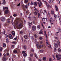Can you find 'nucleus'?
<instances>
[{"instance_id":"1","label":"nucleus","mask_w":61,"mask_h":61,"mask_svg":"<svg viewBox=\"0 0 61 61\" xmlns=\"http://www.w3.org/2000/svg\"><path fill=\"white\" fill-rule=\"evenodd\" d=\"M34 14L35 15H38L39 18V16H40V13H39V12L38 10H36L35 12H33Z\"/></svg>"},{"instance_id":"2","label":"nucleus","mask_w":61,"mask_h":61,"mask_svg":"<svg viewBox=\"0 0 61 61\" xmlns=\"http://www.w3.org/2000/svg\"><path fill=\"white\" fill-rule=\"evenodd\" d=\"M42 2H45L46 5L47 6L48 8H49V7L51 8V6H50V5L47 4V2H46V1H45L44 0H42Z\"/></svg>"},{"instance_id":"3","label":"nucleus","mask_w":61,"mask_h":61,"mask_svg":"<svg viewBox=\"0 0 61 61\" xmlns=\"http://www.w3.org/2000/svg\"><path fill=\"white\" fill-rule=\"evenodd\" d=\"M23 26V24L22 23H20L19 24L18 26V29H20V28H22V26Z\"/></svg>"},{"instance_id":"4","label":"nucleus","mask_w":61,"mask_h":61,"mask_svg":"<svg viewBox=\"0 0 61 61\" xmlns=\"http://www.w3.org/2000/svg\"><path fill=\"white\" fill-rule=\"evenodd\" d=\"M59 17V14H57L56 15L55 14H54V18L55 19H56V17L58 18Z\"/></svg>"},{"instance_id":"5","label":"nucleus","mask_w":61,"mask_h":61,"mask_svg":"<svg viewBox=\"0 0 61 61\" xmlns=\"http://www.w3.org/2000/svg\"><path fill=\"white\" fill-rule=\"evenodd\" d=\"M56 58H57V60H60L61 58L60 57L58 56V55H56Z\"/></svg>"},{"instance_id":"6","label":"nucleus","mask_w":61,"mask_h":61,"mask_svg":"<svg viewBox=\"0 0 61 61\" xmlns=\"http://www.w3.org/2000/svg\"><path fill=\"white\" fill-rule=\"evenodd\" d=\"M32 30L33 31H35L36 30V26H33L32 27Z\"/></svg>"},{"instance_id":"7","label":"nucleus","mask_w":61,"mask_h":61,"mask_svg":"<svg viewBox=\"0 0 61 61\" xmlns=\"http://www.w3.org/2000/svg\"><path fill=\"white\" fill-rule=\"evenodd\" d=\"M1 20L3 22H4L5 21V17H3L1 19Z\"/></svg>"},{"instance_id":"8","label":"nucleus","mask_w":61,"mask_h":61,"mask_svg":"<svg viewBox=\"0 0 61 61\" xmlns=\"http://www.w3.org/2000/svg\"><path fill=\"white\" fill-rule=\"evenodd\" d=\"M38 4L39 7H41L42 5V3H38Z\"/></svg>"},{"instance_id":"9","label":"nucleus","mask_w":61,"mask_h":61,"mask_svg":"<svg viewBox=\"0 0 61 61\" xmlns=\"http://www.w3.org/2000/svg\"><path fill=\"white\" fill-rule=\"evenodd\" d=\"M9 12V11L8 10H5V14H7V13H8Z\"/></svg>"},{"instance_id":"10","label":"nucleus","mask_w":61,"mask_h":61,"mask_svg":"<svg viewBox=\"0 0 61 61\" xmlns=\"http://www.w3.org/2000/svg\"><path fill=\"white\" fill-rule=\"evenodd\" d=\"M55 8L56 9V11H58V9L57 8V6L56 5L55 6Z\"/></svg>"},{"instance_id":"11","label":"nucleus","mask_w":61,"mask_h":61,"mask_svg":"<svg viewBox=\"0 0 61 61\" xmlns=\"http://www.w3.org/2000/svg\"><path fill=\"white\" fill-rule=\"evenodd\" d=\"M15 4L14 2H12L11 3V5L12 6H14V5H15Z\"/></svg>"},{"instance_id":"12","label":"nucleus","mask_w":61,"mask_h":61,"mask_svg":"<svg viewBox=\"0 0 61 61\" xmlns=\"http://www.w3.org/2000/svg\"><path fill=\"white\" fill-rule=\"evenodd\" d=\"M9 36L10 38H13V36H12V35L10 34L9 35Z\"/></svg>"},{"instance_id":"13","label":"nucleus","mask_w":61,"mask_h":61,"mask_svg":"<svg viewBox=\"0 0 61 61\" xmlns=\"http://www.w3.org/2000/svg\"><path fill=\"white\" fill-rule=\"evenodd\" d=\"M2 3L3 4H5V0H2Z\"/></svg>"},{"instance_id":"14","label":"nucleus","mask_w":61,"mask_h":61,"mask_svg":"<svg viewBox=\"0 0 61 61\" xmlns=\"http://www.w3.org/2000/svg\"><path fill=\"white\" fill-rule=\"evenodd\" d=\"M29 6V5L28 4L26 5L25 6V8L26 9H27L28 8V6Z\"/></svg>"},{"instance_id":"15","label":"nucleus","mask_w":61,"mask_h":61,"mask_svg":"<svg viewBox=\"0 0 61 61\" xmlns=\"http://www.w3.org/2000/svg\"><path fill=\"white\" fill-rule=\"evenodd\" d=\"M2 59L3 61H5L6 60V59L5 57H3Z\"/></svg>"},{"instance_id":"16","label":"nucleus","mask_w":61,"mask_h":61,"mask_svg":"<svg viewBox=\"0 0 61 61\" xmlns=\"http://www.w3.org/2000/svg\"><path fill=\"white\" fill-rule=\"evenodd\" d=\"M13 36H15V32L14 31H12L11 32Z\"/></svg>"},{"instance_id":"17","label":"nucleus","mask_w":61,"mask_h":61,"mask_svg":"<svg viewBox=\"0 0 61 61\" xmlns=\"http://www.w3.org/2000/svg\"><path fill=\"white\" fill-rule=\"evenodd\" d=\"M3 46L4 47H6V44L5 43H4L3 44Z\"/></svg>"},{"instance_id":"18","label":"nucleus","mask_w":61,"mask_h":61,"mask_svg":"<svg viewBox=\"0 0 61 61\" xmlns=\"http://www.w3.org/2000/svg\"><path fill=\"white\" fill-rule=\"evenodd\" d=\"M5 9H8V8L7 7H3V11H4V10H5Z\"/></svg>"},{"instance_id":"19","label":"nucleus","mask_w":61,"mask_h":61,"mask_svg":"<svg viewBox=\"0 0 61 61\" xmlns=\"http://www.w3.org/2000/svg\"><path fill=\"white\" fill-rule=\"evenodd\" d=\"M58 51L60 53V52H61V49L60 48H58Z\"/></svg>"},{"instance_id":"20","label":"nucleus","mask_w":61,"mask_h":61,"mask_svg":"<svg viewBox=\"0 0 61 61\" xmlns=\"http://www.w3.org/2000/svg\"><path fill=\"white\" fill-rule=\"evenodd\" d=\"M24 3L25 4H27L28 3V0H25Z\"/></svg>"},{"instance_id":"21","label":"nucleus","mask_w":61,"mask_h":61,"mask_svg":"<svg viewBox=\"0 0 61 61\" xmlns=\"http://www.w3.org/2000/svg\"><path fill=\"white\" fill-rule=\"evenodd\" d=\"M7 22L8 23H10V19H8L7 20Z\"/></svg>"},{"instance_id":"22","label":"nucleus","mask_w":61,"mask_h":61,"mask_svg":"<svg viewBox=\"0 0 61 61\" xmlns=\"http://www.w3.org/2000/svg\"><path fill=\"white\" fill-rule=\"evenodd\" d=\"M52 21V22H54V20H53V19H51V20L50 19V22L51 23H52V21H51V20Z\"/></svg>"},{"instance_id":"23","label":"nucleus","mask_w":61,"mask_h":61,"mask_svg":"<svg viewBox=\"0 0 61 61\" xmlns=\"http://www.w3.org/2000/svg\"><path fill=\"white\" fill-rule=\"evenodd\" d=\"M53 60H56V59H55V55H53Z\"/></svg>"},{"instance_id":"24","label":"nucleus","mask_w":61,"mask_h":61,"mask_svg":"<svg viewBox=\"0 0 61 61\" xmlns=\"http://www.w3.org/2000/svg\"><path fill=\"white\" fill-rule=\"evenodd\" d=\"M6 42L7 43H8L9 42V40H8V39L7 38H6Z\"/></svg>"},{"instance_id":"25","label":"nucleus","mask_w":61,"mask_h":61,"mask_svg":"<svg viewBox=\"0 0 61 61\" xmlns=\"http://www.w3.org/2000/svg\"><path fill=\"white\" fill-rule=\"evenodd\" d=\"M3 50V48L2 47H0V52L2 51V50Z\"/></svg>"},{"instance_id":"26","label":"nucleus","mask_w":61,"mask_h":61,"mask_svg":"<svg viewBox=\"0 0 61 61\" xmlns=\"http://www.w3.org/2000/svg\"><path fill=\"white\" fill-rule=\"evenodd\" d=\"M37 3V2H36V1L34 2V5L36 6H37V4H36Z\"/></svg>"},{"instance_id":"27","label":"nucleus","mask_w":61,"mask_h":61,"mask_svg":"<svg viewBox=\"0 0 61 61\" xmlns=\"http://www.w3.org/2000/svg\"><path fill=\"white\" fill-rule=\"evenodd\" d=\"M30 24H31V25H32V22H31V23H30V22L29 23V25L30 27H31V25H30Z\"/></svg>"},{"instance_id":"28","label":"nucleus","mask_w":61,"mask_h":61,"mask_svg":"<svg viewBox=\"0 0 61 61\" xmlns=\"http://www.w3.org/2000/svg\"><path fill=\"white\" fill-rule=\"evenodd\" d=\"M43 46V45H41L40 46H39V48H41V47H42Z\"/></svg>"},{"instance_id":"29","label":"nucleus","mask_w":61,"mask_h":61,"mask_svg":"<svg viewBox=\"0 0 61 61\" xmlns=\"http://www.w3.org/2000/svg\"><path fill=\"white\" fill-rule=\"evenodd\" d=\"M46 57H45L43 58V60L44 61H45V60H46Z\"/></svg>"},{"instance_id":"30","label":"nucleus","mask_w":61,"mask_h":61,"mask_svg":"<svg viewBox=\"0 0 61 61\" xmlns=\"http://www.w3.org/2000/svg\"><path fill=\"white\" fill-rule=\"evenodd\" d=\"M28 36H24V38H25V39H27V38H28Z\"/></svg>"},{"instance_id":"31","label":"nucleus","mask_w":61,"mask_h":61,"mask_svg":"<svg viewBox=\"0 0 61 61\" xmlns=\"http://www.w3.org/2000/svg\"><path fill=\"white\" fill-rule=\"evenodd\" d=\"M23 47L24 49H26V46L25 45Z\"/></svg>"},{"instance_id":"32","label":"nucleus","mask_w":61,"mask_h":61,"mask_svg":"<svg viewBox=\"0 0 61 61\" xmlns=\"http://www.w3.org/2000/svg\"><path fill=\"white\" fill-rule=\"evenodd\" d=\"M27 56V54L26 53H24L23 55L24 56Z\"/></svg>"},{"instance_id":"33","label":"nucleus","mask_w":61,"mask_h":61,"mask_svg":"<svg viewBox=\"0 0 61 61\" xmlns=\"http://www.w3.org/2000/svg\"><path fill=\"white\" fill-rule=\"evenodd\" d=\"M43 51H44L43 50H41L40 51V53H43Z\"/></svg>"},{"instance_id":"34","label":"nucleus","mask_w":61,"mask_h":61,"mask_svg":"<svg viewBox=\"0 0 61 61\" xmlns=\"http://www.w3.org/2000/svg\"><path fill=\"white\" fill-rule=\"evenodd\" d=\"M55 47H57V46H58V45H57L56 44V43H55Z\"/></svg>"},{"instance_id":"35","label":"nucleus","mask_w":61,"mask_h":61,"mask_svg":"<svg viewBox=\"0 0 61 61\" xmlns=\"http://www.w3.org/2000/svg\"><path fill=\"white\" fill-rule=\"evenodd\" d=\"M51 32H49L48 33V35H51Z\"/></svg>"},{"instance_id":"36","label":"nucleus","mask_w":61,"mask_h":61,"mask_svg":"<svg viewBox=\"0 0 61 61\" xmlns=\"http://www.w3.org/2000/svg\"><path fill=\"white\" fill-rule=\"evenodd\" d=\"M39 33V34H43V31H40Z\"/></svg>"},{"instance_id":"37","label":"nucleus","mask_w":61,"mask_h":61,"mask_svg":"<svg viewBox=\"0 0 61 61\" xmlns=\"http://www.w3.org/2000/svg\"><path fill=\"white\" fill-rule=\"evenodd\" d=\"M51 14L52 15L54 14V11L51 10Z\"/></svg>"},{"instance_id":"38","label":"nucleus","mask_w":61,"mask_h":61,"mask_svg":"<svg viewBox=\"0 0 61 61\" xmlns=\"http://www.w3.org/2000/svg\"><path fill=\"white\" fill-rule=\"evenodd\" d=\"M48 1H49L50 4H51V2H52V0H48Z\"/></svg>"},{"instance_id":"39","label":"nucleus","mask_w":61,"mask_h":61,"mask_svg":"<svg viewBox=\"0 0 61 61\" xmlns=\"http://www.w3.org/2000/svg\"><path fill=\"white\" fill-rule=\"evenodd\" d=\"M37 28L38 29H39L40 28V26L39 25H38L37 26Z\"/></svg>"},{"instance_id":"40","label":"nucleus","mask_w":61,"mask_h":61,"mask_svg":"<svg viewBox=\"0 0 61 61\" xmlns=\"http://www.w3.org/2000/svg\"><path fill=\"white\" fill-rule=\"evenodd\" d=\"M33 56V54H30V57H32V56Z\"/></svg>"},{"instance_id":"41","label":"nucleus","mask_w":61,"mask_h":61,"mask_svg":"<svg viewBox=\"0 0 61 61\" xmlns=\"http://www.w3.org/2000/svg\"><path fill=\"white\" fill-rule=\"evenodd\" d=\"M35 57H36V58L37 59L38 58L37 57V55H36V54H35Z\"/></svg>"},{"instance_id":"42","label":"nucleus","mask_w":61,"mask_h":61,"mask_svg":"<svg viewBox=\"0 0 61 61\" xmlns=\"http://www.w3.org/2000/svg\"><path fill=\"white\" fill-rule=\"evenodd\" d=\"M12 43L14 44H16V42L15 41H13L12 42Z\"/></svg>"},{"instance_id":"43","label":"nucleus","mask_w":61,"mask_h":61,"mask_svg":"<svg viewBox=\"0 0 61 61\" xmlns=\"http://www.w3.org/2000/svg\"><path fill=\"white\" fill-rule=\"evenodd\" d=\"M35 38H37V36L35 34Z\"/></svg>"},{"instance_id":"44","label":"nucleus","mask_w":61,"mask_h":61,"mask_svg":"<svg viewBox=\"0 0 61 61\" xmlns=\"http://www.w3.org/2000/svg\"><path fill=\"white\" fill-rule=\"evenodd\" d=\"M49 61H52V58H50L49 59Z\"/></svg>"},{"instance_id":"45","label":"nucleus","mask_w":61,"mask_h":61,"mask_svg":"<svg viewBox=\"0 0 61 61\" xmlns=\"http://www.w3.org/2000/svg\"><path fill=\"white\" fill-rule=\"evenodd\" d=\"M56 48H54V52H56Z\"/></svg>"},{"instance_id":"46","label":"nucleus","mask_w":61,"mask_h":61,"mask_svg":"<svg viewBox=\"0 0 61 61\" xmlns=\"http://www.w3.org/2000/svg\"><path fill=\"white\" fill-rule=\"evenodd\" d=\"M14 53H16L17 52V51L16 50H15L14 51Z\"/></svg>"},{"instance_id":"47","label":"nucleus","mask_w":61,"mask_h":61,"mask_svg":"<svg viewBox=\"0 0 61 61\" xmlns=\"http://www.w3.org/2000/svg\"><path fill=\"white\" fill-rule=\"evenodd\" d=\"M48 47L50 48H51V45H50V44H49Z\"/></svg>"},{"instance_id":"48","label":"nucleus","mask_w":61,"mask_h":61,"mask_svg":"<svg viewBox=\"0 0 61 61\" xmlns=\"http://www.w3.org/2000/svg\"><path fill=\"white\" fill-rule=\"evenodd\" d=\"M17 39V37H16L15 38H14V40H16Z\"/></svg>"},{"instance_id":"49","label":"nucleus","mask_w":61,"mask_h":61,"mask_svg":"<svg viewBox=\"0 0 61 61\" xmlns=\"http://www.w3.org/2000/svg\"><path fill=\"white\" fill-rule=\"evenodd\" d=\"M14 46H15L14 45H13L11 46V48H13L14 47Z\"/></svg>"},{"instance_id":"50","label":"nucleus","mask_w":61,"mask_h":61,"mask_svg":"<svg viewBox=\"0 0 61 61\" xmlns=\"http://www.w3.org/2000/svg\"><path fill=\"white\" fill-rule=\"evenodd\" d=\"M58 31L59 32H61V29H59V30H58Z\"/></svg>"},{"instance_id":"51","label":"nucleus","mask_w":61,"mask_h":61,"mask_svg":"<svg viewBox=\"0 0 61 61\" xmlns=\"http://www.w3.org/2000/svg\"><path fill=\"white\" fill-rule=\"evenodd\" d=\"M28 18L30 20H31V18L30 17H29Z\"/></svg>"},{"instance_id":"52","label":"nucleus","mask_w":61,"mask_h":61,"mask_svg":"<svg viewBox=\"0 0 61 61\" xmlns=\"http://www.w3.org/2000/svg\"><path fill=\"white\" fill-rule=\"evenodd\" d=\"M20 3H19V4L17 5V6H20Z\"/></svg>"},{"instance_id":"53","label":"nucleus","mask_w":61,"mask_h":61,"mask_svg":"<svg viewBox=\"0 0 61 61\" xmlns=\"http://www.w3.org/2000/svg\"><path fill=\"white\" fill-rule=\"evenodd\" d=\"M17 15L16 14H15L13 15V16H16Z\"/></svg>"},{"instance_id":"54","label":"nucleus","mask_w":61,"mask_h":61,"mask_svg":"<svg viewBox=\"0 0 61 61\" xmlns=\"http://www.w3.org/2000/svg\"><path fill=\"white\" fill-rule=\"evenodd\" d=\"M31 5H33V1H32L31 2Z\"/></svg>"},{"instance_id":"55","label":"nucleus","mask_w":61,"mask_h":61,"mask_svg":"<svg viewBox=\"0 0 61 61\" xmlns=\"http://www.w3.org/2000/svg\"><path fill=\"white\" fill-rule=\"evenodd\" d=\"M18 22L17 21L16 23H15V24L16 25H18Z\"/></svg>"},{"instance_id":"56","label":"nucleus","mask_w":61,"mask_h":61,"mask_svg":"<svg viewBox=\"0 0 61 61\" xmlns=\"http://www.w3.org/2000/svg\"><path fill=\"white\" fill-rule=\"evenodd\" d=\"M3 56H6V54H4L3 55Z\"/></svg>"},{"instance_id":"57","label":"nucleus","mask_w":61,"mask_h":61,"mask_svg":"<svg viewBox=\"0 0 61 61\" xmlns=\"http://www.w3.org/2000/svg\"><path fill=\"white\" fill-rule=\"evenodd\" d=\"M33 19H34V20H35L36 19V18L35 17H34L33 18Z\"/></svg>"},{"instance_id":"58","label":"nucleus","mask_w":61,"mask_h":61,"mask_svg":"<svg viewBox=\"0 0 61 61\" xmlns=\"http://www.w3.org/2000/svg\"><path fill=\"white\" fill-rule=\"evenodd\" d=\"M54 38L55 39H57L58 40V38L56 37H55Z\"/></svg>"},{"instance_id":"59","label":"nucleus","mask_w":61,"mask_h":61,"mask_svg":"<svg viewBox=\"0 0 61 61\" xmlns=\"http://www.w3.org/2000/svg\"><path fill=\"white\" fill-rule=\"evenodd\" d=\"M39 39L40 40H42L43 39L42 37H40L39 38Z\"/></svg>"},{"instance_id":"60","label":"nucleus","mask_w":61,"mask_h":61,"mask_svg":"<svg viewBox=\"0 0 61 61\" xmlns=\"http://www.w3.org/2000/svg\"><path fill=\"white\" fill-rule=\"evenodd\" d=\"M31 38L32 40H34V38H33V36H31Z\"/></svg>"},{"instance_id":"61","label":"nucleus","mask_w":61,"mask_h":61,"mask_svg":"<svg viewBox=\"0 0 61 61\" xmlns=\"http://www.w3.org/2000/svg\"><path fill=\"white\" fill-rule=\"evenodd\" d=\"M26 52V51H22V53H25Z\"/></svg>"},{"instance_id":"62","label":"nucleus","mask_w":61,"mask_h":61,"mask_svg":"<svg viewBox=\"0 0 61 61\" xmlns=\"http://www.w3.org/2000/svg\"><path fill=\"white\" fill-rule=\"evenodd\" d=\"M29 59L30 61H31V58L30 57L29 58Z\"/></svg>"},{"instance_id":"63","label":"nucleus","mask_w":61,"mask_h":61,"mask_svg":"<svg viewBox=\"0 0 61 61\" xmlns=\"http://www.w3.org/2000/svg\"><path fill=\"white\" fill-rule=\"evenodd\" d=\"M6 55L7 56H9V53H7Z\"/></svg>"},{"instance_id":"64","label":"nucleus","mask_w":61,"mask_h":61,"mask_svg":"<svg viewBox=\"0 0 61 61\" xmlns=\"http://www.w3.org/2000/svg\"><path fill=\"white\" fill-rule=\"evenodd\" d=\"M20 34H23V31H20Z\"/></svg>"}]
</instances>
